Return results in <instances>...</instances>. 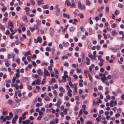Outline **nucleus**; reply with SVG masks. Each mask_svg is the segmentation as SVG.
Returning a JSON list of instances; mask_svg holds the SVG:
<instances>
[{"label":"nucleus","mask_w":124,"mask_h":124,"mask_svg":"<svg viewBox=\"0 0 124 124\" xmlns=\"http://www.w3.org/2000/svg\"><path fill=\"white\" fill-rule=\"evenodd\" d=\"M8 25V26H10L12 28H14L13 23L10 21H9Z\"/></svg>","instance_id":"8"},{"label":"nucleus","mask_w":124,"mask_h":124,"mask_svg":"<svg viewBox=\"0 0 124 124\" xmlns=\"http://www.w3.org/2000/svg\"><path fill=\"white\" fill-rule=\"evenodd\" d=\"M88 76L90 80L91 81H92V78L91 75L90 74H88Z\"/></svg>","instance_id":"56"},{"label":"nucleus","mask_w":124,"mask_h":124,"mask_svg":"<svg viewBox=\"0 0 124 124\" xmlns=\"http://www.w3.org/2000/svg\"><path fill=\"white\" fill-rule=\"evenodd\" d=\"M98 89L99 90H103V87L101 86L100 85L98 87Z\"/></svg>","instance_id":"51"},{"label":"nucleus","mask_w":124,"mask_h":124,"mask_svg":"<svg viewBox=\"0 0 124 124\" xmlns=\"http://www.w3.org/2000/svg\"><path fill=\"white\" fill-rule=\"evenodd\" d=\"M78 7L79 8L83 10H85V6L84 4H82L80 1L78 2Z\"/></svg>","instance_id":"1"},{"label":"nucleus","mask_w":124,"mask_h":124,"mask_svg":"<svg viewBox=\"0 0 124 124\" xmlns=\"http://www.w3.org/2000/svg\"><path fill=\"white\" fill-rule=\"evenodd\" d=\"M63 16L65 17H66L68 19L70 18V15H67L65 13H64L63 14Z\"/></svg>","instance_id":"16"},{"label":"nucleus","mask_w":124,"mask_h":124,"mask_svg":"<svg viewBox=\"0 0 124 124\" xmlns=\"http://www.w3.org/2000/svg\"><path fill=\"white\" fill-rule=\"evenodd\" d=\"M27 34L28 36H30L31 35V33L30 31L28 30L27 31Z\"/></svg>","instance_id":"36"},{"label":"nucleus","mask_w":124,"mask_h":124,"mask_svg":"<svg viewBox=\"0 0 124 124\" xmlns=\"http://www.w3.org/2000/svg\"><path fill=\"white\" fill-rule=\"evenodd\" d=\"M6 49L4 48H1L0 49V52H4L6 51Z\"/></svg>","instance_id":"45"},{"label":"nucleus","mask_w":124,"mask_h":124,"mask_svg":"<svg viewBox=\"0 0 124 124\" xmlns=\"http://www.w3.org/2000/svg\"><path fill=\"white\" fill-rule=\"evenodd\" d=\"M106 11L108 13L109 11V7L108 6H106L105 8Z\"/></svg>","instance_id":"48"},{"label":"nucleus","mask_w":124,"mask_h":124,"mask_svg":"<svg viewBox=\"0 0 124 124\" xmlns=\"http://www.w3.org/2000/svg\"><path fill=\"white\" fill-rule=\"evenodd\" d=\"M29 29L32 32H33L35 30V28H32L31 27Z\"/></svg>","instance_id":"46"},{"label":"nucleus","mask_w":124,"mask_h":124,"mask_svg":"<svg viewBox=\"0 0 124 124\" xmlns=\"http://www.w3.org/2000/svg\"><path fill=\"white\" fill-rule=\"evenodd\" d=\"M85 124H92L91 122L90 121H88Z\"/></svg>","instance_id":"63"},{"label":"nucleus","mask_w":124,"mask_h":124,"mask_svg":"<svg viewBox=\"0 0 124 124\" xmlns=\"http://www.w3.org/2000/svg\"><path fill=\"white\" fill-rule=\"evenodd\" d=\"M46 51H49L50 50V48L49 47H46Z\"/></svg>","instance_id":"53"},{"label":"nucleus","mask_w":124,"mask_h":124,"mask_svg":"<svg viewBox=\"0 0 124 124\" xmlns=\"http://www.w3.org/2000/svg\"><path fill=\"white\" fill-rule=\"evenodd\" d=\"M62 45L63 46L66 47H68L69 45V43L68 42L65 43L63 42L62 43Z\"/></svg>","instance_id":"12"},{"label":"nucleus","mask_w":124,"mask_h":124,"mask_svg":"<svg viewBox=\"0 0 124 124\" xmlns=\"http://www.w3.org/2000/svg\"><path fill=\"white\" fill-rule=\"evenodd\" d=\"M17 121L16 120L13 118L11 121V123L13 124H15L16 123V121Z\"/></svg>","instance_id":"41"},{"label":"nucleus","mask_w":124,"mask_h":124,"mask_svg":"<svg viewBox=\"0 0 124 124\" xmlns=\"http://www.w3.org/2000/svg\"><path fill=\"white\" fill-rule=\"evenodd\" d=\"M101 80H108V79L106 78H104V77H101Z\"/></svg>","instance_id":"49"},{"label":"nucleus","mask_w":124,"mask_h":124,"mask_svg":"<svg viewBox=\"0 0 124 124\" xmlns=\"http://www.w3.org/2000/svg\"><path fill=\"white\" fill-rule=\"evenodd\" d=\"M12 86H14L15 87V89L16 90H18L19 88V86H18V85L17 84H15L14 85H11Z\"/></svg>","instance_id":"22"},{"label":"nucleus","mask_w":124,"mask_h":124,"mask_svg":"<svg viewBox=\"0 0 124 124\" xmlns=\"http://www.w3.org/2000/svg\"><path fill=\"white\" fill-rule=\"evenodd\" d=\"M23 119V117H20L19 118V121L18 122V123L19 124H21L22 122V121Z\"/></svg>","instance_id":"33"},{"label":"nucleus","mask_w":124,"mask_h":124,"mask_svg":"<svg viewBox=\"0 0 124 124\" xmlns=\"http://www.w3.org/2000/svg\"><path fill=\"white\" fill-rule=\"evenodd\" d=\"M19 103L13 102L11 104V107L13 108H14L18 107L20 105Z\"/></svg>","instance_id":"3"},{"label":"nucleus","mask_w":124,"mask_h":124,"mask_svg":"<svg viewBox=\"0 0 124 124\" xmlns=\"http://www.w3.org/2000/svg\"><path fill=\"white\" fill-rule=\"evenodd\" d=\"M36 84L39 85L40 84V80L39 79H37L36 80Z\"/></svg>","instance_id":"23"},{"label":"nucleus","mask_w":124,"mask_h":124,"mask_svg":"<svg viewBox=\"0 0 124 124\" xmlns=\"http://www.w3.org/2000/svg\"><path fill=\"white\" fill-rule=\"evenodd\" d=\"M15 43L16 45H17L19 43H21L20 42L18 39H17L16 40V41L15 42Z\"/></svg>","instance_id":"37"},{"label":"nucleus","mask_w":124,"mask_h":124,"mask_svg":"<svg viewBox=\"0 0 124 124\" xmlns=\"http://www.w3.org/2000/svg\"><path fill=\"white\" fill-rule=\"evenodd\" d=\"M27 88L28 89L30 90H31L32 89V86L29 85L27 86Z\"/></svg>","instance_id":"34"},{"label":"nucleus","mask_w":124,"mask_h":124,"mask_svg":"<svg viewBox=\"0 0 124 124\" xmlns=\"http://www.w3.org/2000/svg\"><path fill=\"white\" fill-rule=\"evenodd\" d=\"M37 73L38 74V75H42L43 72L41 70L39 69L37 71Z\"/></svg>","instance_id":"7"},{"label":"nucleus","mask_w":124,"mask_h":124,"mask_svg":"<svg viewBox=\"0 0 124 124\" xmlns=\"http://www.w3.org/2000/svg\"><path fill=\"white\" fill-rule=\"evenodd\" d=\"M55 9L56 10V14L57 16H58L60 13V8L58 5H56L55 7Z\"/></svg>","instance_id":"2"},{"label":"nucleus","mask_w":124,"mask_h":124,"mask_svg":"<svg viewBox=\"0 0 124 124\" xmlns=\"http://www.w3.org/2000/svg\"><path fill=\"white\" fill-rule=\"evenodd\" d=\"M16 78H18L20 76V75L19 73H16Z\"/></svg>","instance_id":"57"},{"label":"nucleus","mask_w":124,"mask_h":124,"mask_svg":"<svg viewBox=\"0 0 124 124\" xmlns=\"http://www.w3.org/2000/svg\"><path fill=\"white\" fill-rule=\"evenodd\" d=\"M116 24L115 23H114L112 24L111 27L112 28H115L116 27Z\"/></svg>","instance_id":"47"},{"label":"nucleus","mask_w":124,"mask_h":124,"mask_svg":"<svg viewBox=\"0 0 124 124\" xmlns=\"http://www.w3.org/2000/svg\"><path fill=\"white\" fill-rule=\"evenodd\" d=\"M16 79V78L15 77H14L12 80V82L13 83H14L15 82V80Z\"/></svg>","instance_id":"61"},{"label":"nucleus","mask_w":124,"mask_h":124,"mask_svg":"<svg viewBox=\"0 0 124 124\" xmlns=\"http://www.w3.org/2000/svg\"><path fill=\"white\" fill-rule=\"evenodd\" d=\"M122 91L121 89L120 88H118L116 91V93H117L118 94L119 93H121Z\"/></svg>","instance_id":"28"},{"label":"nucleus","mask_w":124,"mask_h":124,"mask_svg":"<svg viewBox=\"0 0 124 124\" xmlns=\"http://www.w3.org/2000/svg\"><path fill=\"white\" fill-rule=\"evenodd\" d=\"M0 29L3 31L5 30V28L4 26L0 23Z\"/></svg>","instance_id":"25"},{"label":"nucleus","mask_w":124,"mask_h":124,"mask_svg":"<svg viewBox=\"0 0 124 124\" xmlns=\"http://www.w3.org/2000/svg\"><path fill=\"white\" fill-rule=\"evenodd\" d=\"M45 100L47 101H49L50 100V98L48 96L45 97Z\"/></svg>","instance_id":"50"},{"label":"nucleus","mask_w":124,"mask_h":124,"mask_svg":"<svg viewBox=\"0 0 124 124\" xmlns=\"http://www.w3.org/2000/svg\"><path fill=\"white\" fill-rule=\"evenodd\" d=\"M18 118V115H16L13 118L14 119H16L17 120Z\"/></svg>","instance_id":"58"},{"label":"nucleus","mask_w":124,"mask_h":124,"mask_svg":"<svg viewBox=\"0 0 124 124\" xmlns=\"http://www.w3.org/2000/svg\"><path fill=\"white\" fill-rule=\"evenodd\" d=\"M42 7L43 8L47 9L48 8V6L47 4L45 5L42 6Z\"/></svg>","instance_id":"31"},{"label":"nucleus","mask_w":124,"mask_h":124,"mask_svg":"<svg viewBox=\"0 0 124 124\" xmlns=\"http://www.w3.org/2000/svg\"><path fill=\"white\" fill-rule=\"evenodd\" d=\"M85 3L86 5L88 6H89L91 4L90 1L89 0H86Z\"/></svg>","instance_id":"24"},{"label":"nucleus","mask_w":124,"mask_h":124,"mask_svg":"<svg viewBox=\"0 0 124 124\" xmlns=\"http://www.w3.org/2000/svg\"><path fill=\"white\" fill-rule=\"evenodd\" d=\"M42 117V116H39L37 117V119L38 120H40L41 119Z\"/></svg>","instance_id":"43"},{"label":"nucleus","mask_w":124,"mask_h":124,"mask_svg":"<svg viewBox=\"0 0 124 124\" xmlns=\"http://www.w3.org/2000/svg\"><path fill=\"white\" fill-rule=\"evenodd\" d=\"M69 30L70 31H74L75 29V27L73 26H71L70 27Z\"/></svg>","instance_id":"19"},{"label":"nucleus","mask_w":124,"mask_h":124,"mask_svg":"<svg viewBox=\"0 0 124 124\" xmlns=\"http://www.w3.org/2000/svg\"><path fill=\"white\" fill-rule=\"evenodd\" d=\"M44 75L46 74L47 76H50V73L48 72L47 70H46L45 68H44Z\"/></svg>","instance_id":"9"},{"label":"nucleus","mask_w":124,"mask_h":124,"mask_svg":"<svg viewBox=\"0 0 124 124\" xmlns=\"http://www.w3.org/2000/svg\"><path fill=\"white\" fill-rule=\"evenodd\" d=\"M43 0H38L37 1L38 5H40V4H44V3L43 2Z\"/></svg>","instance_id":"10"},{"label":"nucleus","mask_w":124,"mask_h":124,"mask_svg":"<svg viewBox=\"0 0 124 124\" xmlns=\"http://www.w3.org/2000/svg\"><path fill=\"white\" fill-rule=\"evenodd\" d=\"M31 52L30 51H28L27 52H25L24 54V55L25 56H27L28 55H31Z\"/></svg>","instance_id":"18"},{"label":"nucleus","mask_w":124,"mask_h":124,"mask_svg":"<svg viewBox=\"0 0 124 124\" xmlns=\"http://www.w3.org/2000/svg\"><path fill=\"white\" fill-rule=\"evenodd\" d=\"M37 40L38 42L40 43L41 42L42 39L40 37H37Z\"/></svg>","instance_id":"29"},{"label":"nucleus","mask_w":124,"mask_h":124,"mask_svg":"<svg viewBox=\"0 0 124 124\" xmlns=\"http://www.w3.org/2000/svg\"><path fill=\"white\" fill-rule=\"evenodd\" d=\"M78 16H79L80 18L81 19L83 18L84 17V15L83 13H79L78 14Z\"/></svg>","instance_id":"26"},{"label":"nucleus","mask_w":124,"mask_h":124,"mask_svg":"<svg viewBox=\"0 0 124 124\" xmlns=\"http://www.w3.org/2000/svg\"><path fill=\"white\" fill-rule=\"evenodd\" d=\"M14 51L16 54H17L19 52L18 50L16 48H15L14 49Z\"/></svg>","instance_id":"40"},{"label":"nucleus","mask_w":124,"mask_h":124,"mask_svg":"<svg viewBox=\"0 0 124 124\" xmlns=\"http://www.w3.org/2000/svg\"><path fill=\"white\" fill-rule=\"evenodd\" d=\"M30 2L32 5L33 6H34L35 5V2L33 0H30Z\"/></svg>","instance_id":"30"},{"label":"nucleus","mask_w":124,"mask_h":124,"mask_svg":"<svg viewBox=\"0 0 124 124\" xmlns=\"http://www.w3.org/2000/svg\"><path fill=\"white\" fill-rule=\"evenodd\" d=\"M51 80L49 82V84L51 85L52 83H54L55 82V79L54 78H52L51 79Z\"/></svg>","instance_id":"11"},{"label":"nucleus","mask_w":124,"mask_h":124,"mask_svg":"<svg viewBox=\"0 0 124 124\" xmlns=\"http://www.w3.org/2000/svg\"><path fill=\"white\" fill-rule=\"evenodd\" d=\"M16 62L17 63V64H19L20 63V59H19V58H18L16 59Z\"/></svg>","instance_id":"54"},{"label":"nucleus","mask_w":124,"mask_h":124,"mask_svg":"<svg viewBox=\"0 0 124 124\" xmlns=\"http://www.w3.org/2000/svg\"><path fill=\"white\" fill-rule=\"evenodd\" d=\"M61 103V101H58L57 103H56L55 104V106H58V107H59V106L60 105Z\"/></svg>","instance_id":"27"},{"label":"nucleus","mask_w":124,"mask_h":124,"mask_svg":"<svg viewBox=\"0 0 124 124\" xmlns=\"http://www.w3.org/2000/svg\"><path fill=\"white\" fill-rule=\"evenodd\" d=\"M28 113V112L27 111H26L24 112L23 114H22V116H23V120L25 118V115H27Z\"/></svg>","instance_id":"17"},{"label":"nucleus","mask_w":124,"mask_h":124,"mask_svg":"<svg viewBox=\"0 0 124 124\" xmlns=\"http://www.w3.org/2000/svg\"><path fill=\"white\" fill-rule=\"evenodd\" d=\"M7 112L5 110H3L2 112V114L4 115H5L6 114Z\"/></svg>","instance_id":"62"},{"label":"nucleus","mask_w":124,"mask_h":124,"mask_svg":"<svg viewBox=\"0 0 124 124\" xmlns=\"http://www.w3.org/2000/svg\"><path fill=\"white\" fill-rule=\"evenodd\" d=\"M7 9V8L6 7L5 8H2L1 10L2 12H4Z\"/></svg>","instance_id":"55"},{"label":"nucleus","mask_w":124,"mask_h":124,"mask_svg":"<svg viewBox=\"0 0 124 124\" xmlns=\"http://www.w3.org/2000/svg\"><path fill=\"white\" fill-rule=\"evenodd\" d=\"M59 89L60 91L64 93L65 92L64 89H63L62 86H60L59 87Z\"/></svg>","instance_id":"15"},{"label":"nucleus","mask_w":124,"mask_h":124,"mask_svg":"<svg viewBox=\"0 0 124 124\" xmlns=\"http://www.w3.org/2000/svg\"><path fill=\"white\" fill-rule=\"evenodd\" d=\"M65 3L68 6H71V3L70 2L69 0H66Z\"/></svg>","instance_id":"14"},{"label":"nucleus","mask_w":124,"mask_h":124,"mask_svg":"<svg viewBox=\"0 0 124 124\" xmlns=\"http://www.w3.org/2000/svg\"><path fill=\"white\" fill-rule=\"evenodd\" d=\"M111 33L112 36H114L117 34V33L115 30L112 31Z\"/></svg>","instance_id":"20"},{"label":"nucleus","mask_w":124,"mask_h":124,"mask_svg":"<svg viewBox=\"0 0 124 124\" xmlns=\"http://www.w3.org/2000/svg\"><path fill=\"white\" fill-rule=\"evenodd\" d=\"M54 69L55 72L57 74H59L58 70L57 69H56L54 68Z\"/></svg>","instance_id":"60"},{"label":"nucleus","mask_w":124,"mask_h":124,"mask_svg":"<svg viewBox=\"0 0 124 124\" xmlns=\"http://www.w3.org/2000/svg\"><path fill=\"white\" fill-rule=\"evenodd\" d=\"M30 9V8L28 7H26L24 8V10L26 12V14H27V12L29 11Z\"/></svg>","instance_id":"21"},{"label":"nucleus","mask_w":124,"mask_h":124,"mask_svg":"<svg viewBox=\"0 0 124 124\" xmlns=\"http://www.w3.org/2000/svg\"><path fill=\"white\" fill-rule=\"evenodd\" d=\"M118 7L120 8H122L124 6L122 4H121L120 3H119L118 4Z\"/></svg>","instance_id":"38"},{"label":"nucleus","mask_w":124,"mask_h":124,"mask_svg":"<svg viewBox=\"0 0 124 124\" xmlns=\"http://www.w3.org/2000/svg\"><path fill=\"white\" fill-rule=\"evenodd\" d=\"M114 103V101H113L111 100L110 101V107H112L113 106V104Z\"/></svg>","instance_id":"32"},{"label":"nucleus","mask_w":124,"mask_h":124,"mask_svg":"<svg viewBox=\"0 0 124 124\" xmlns=\"http://www.w3.org/2000/svg\"><path fill=\"white\" fill-rule=\"evenodd\" d=\"M13 102V101L12 100H8V103L9 104H10L11 106V104H12V103Z\"/></svg>","instance_id":"42"},{"label":"nucleus","mask_w":124,"mask_h":124,"mask_svg":"<svg viewBox=\"0 0 124 124\" xmlns=\"http://www.w3.org/2000/svg\"><path fill=\"white\" fill-rule=\"evenodd\" d=\"M22 20L25 22H28V20L26 16H24L22 17Z\"/></svg>","instance_id":"5"},{"label":"nucleus","mask_w":124,"mask_h":124,"mask_svg":"<svg viewBox=\"0 0 124 124\" xmlns=\"http://www.w3.org/2000/svg\"><path fill=\"white\" fill-rule=\"evenodd\" d=\"M101 49V47L100 46L98 45L96 46V49L97 50H99Z\"/></svg>","instance_id":"64"},{"label":"nucleus","mask_w":124,"mask_h":124,"mask_svg":"<svg viewBox=\"0 0 124 124\" xmlns=\"http://www.w3.org/2000/svg\"><path fill=\"white\" fill-rule=\"evenodd\" d=\"M50 35L52 37H53L54 35V29L52 27H51L50 28Z\"/></svg>","instance_id":"4"},{"label":"nucleus","mask_w":124,"mask_h":124,"mask_svg":"<svg viewBox=\"0 0 124 124\" xmlns=\"http://www.w3.org/2000/svg\"><path fill=\"white\" fill-rule=\"evenodd\" d=\"M83 112H84V113L85 114L87 115L88 114V112L87 111H85V109H83Z\"/></svg>","instance_id":"52"},{"label":"nucleus","mask_w":124,"mask_h":124,"mask_svg":"<svg viewBox=\"0 0 124 124\" xmlns=\"http://www.w3.org/2000/svg\"><path fill=\"white\" fill-rule=\"evenodd\" d=\"M88 56L91 59H93L94 58H95V56L93 55L92 54L90 53H89L88 54Z\"/></svg>","instance_id":"13"},{"label":"nucleus","mask_w":124,"mask_h":124,"mask_svg":"<svg viewBox=\"0 0 124 124\" xmlns=\"http://www.w3.org/2000/svg\"><path fill=\"white\" fill-rule=\"evenodd\" d=\"M70 6L71 8H75V7L76 5L74 3H72L71 4Z\"/></svg>","instance_id":"44"},{"label":"nucleus","mask_w":124,"mask_h":124,"mask_svg":"<svg viewBox=\"0 0 124 124\" xmlns=\"http://www.w3.org/2000/svg\"><path fill=\"white\" fill-rule=\"evenodd\" d=\"M119 11L117 10H116L114 14L116 16L119 14Z\"/></svg>","instance_id":"35"},{"label":"nucleus","mask_w":124,"mask_h":124,"mask_svg":"<svg viewBox=\"0 0 124 124\" xmlns=\"http://www.w3.org/2000/svg\"><path fill=\"white\" fill-rule=\"evenodd\" d=\"M14 112L16 114H18L20 113L22 111L21 109H15L14 110Z\"/></svg>","instance_id":"6"},{"label":"nucleus","mask_w":124,"mask_h":124,"mask_svg":"<svg viewBox=\"0 0 124 124\" xmlns=\"http://www.w3.org/2000/svg\"><path fill=\"white\" fill-rule=\"evenodd\" d=\"M49 117H47L44 118V120L46 121H47L49 120Z\"/></svg>","instance_id":"59"},{"label":"nucleus","mask_w":124,"mask_h":124,"mask_svg":"<svg viewBox=\"0 0 124 124\" xmlns=\"http://www.w3.org/2000/svg\"><path fill=\"white\" fill-rule=\"evenodd\" d=\"M34 28H35V29H38V23H37L35 24L34 25Z\"/></svg>","instance_id":"39"}]
</instances>
